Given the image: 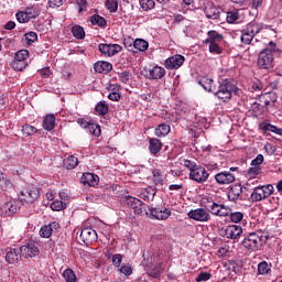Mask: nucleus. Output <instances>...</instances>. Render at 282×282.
<instances>
[{"label": "nucleus", "mask_w": 282, "mask_h": 282, "mask_svg": "<svg viewBox=\"0 0 282 282\" xmlns=\"http://www.w3.org/2000/svg\"><path fill=\"white\" fill-rule=\"evenodd\" d=\"M122 202L128 206V208H132L135 215H145L150 219L164 221L172 215L171 209L165 207H151L147 210V205L139 198L131 195L123 196Z\"/></svg>", "instance_id": "nucleus-1"}, {"label": "nucleus", "mask_w": 282, "mask_h": 282, "mask_svg": "<svg viewBox=\"0 0 282 282\" xmlns=\"http://www.w3.org/2000/svg\"><path fill=\"white\" fill-rule=\"evenodd\" d=\"M228 74V70L220 68L218 70V83H219V88L218 90L214 94V97L217 98L218 102H228L230 98H232V94L239 90L237 88V85L232 83V79L230 78H224Z\"/></svg>", "instance_id": "nucleus-2"}, {"label": "nucleus", "mask_w": 282, "mask_h": 282, "mask_svg": "<svg viewBox=\"0 0 282 282\" xmlns=\"http://www.w3.org/2000/svg\"><path fill=\"white\" fill-rule=\"evenodd\" d=\"M274 54H281V48L270 41L264 50H262L257 59V65L260 69H272L274 67Z\"/></svg>", "instance_id": "nucleus-3"}, {"label": "nucleus", "mask_w": 282, "mask_h": 282, "mask_svg": "<svg viewBox=\"0 0 282 282\" xmlns=\"http://www.w3.org/2000/svg\"><path fill=\"white\" fill-rule=\"evenodd\" d=\"M214 21H224L226 19L229 24L241 23V15H239V10L224 11V4H214L213 11Z\"/></svg>", "instance_id": "nucleus-4"}, {"label": "nucleus", "mask_w": 282, "mask_h": 282, "mask_svg": "<svg viewBox=\"0 0 282 282\" xmlns=\"http://www.w3.org/2000/svg\"><path fill=\"white\" fill-rule=\"evenodd\" d=\"M241 246L248 252H257L263 246V234L261 231L247 234L241 241Z\"/></svg>", "instance_id": "nucleus-5"}, {"label": "nucleus", "mask_w": 282, "mask_h": 282, "mask_svg": "<svg viewBox=\"0 0 282 282\" xmlns=\"http://www.w3.org/2000/svg\"><path fill=\"white\" fill-rule=\"evenodd\" d=\"M263 30V24L258 23V22H250L246 25L245 29L241 30V35H240V41L245 45H250L252 43V40L259 32Z\"/></svg>", "instance_id": "nucleus-6"}, {"label": "nucleus", "mask_w": 282, "mask_h": 282, "mask_svg": "<svg viewBox=\"0 0 282 282\" xmlns=\"http://www.w3.org/2000/svg\"><path fill=\"white\" fill-rule=\"evenodd\" d=\"M274 193V186L272 184L262 185L254 187L250 199L251 202H263V199H268Z\"/></svg>", "instance_id": "nucleus-7"}, {"label": "nucleus", "mask_w": 282, "mask_h": 282, "mask_svg": "<svg viewBox=\"0 0 282 282\" xmlns=\"http://www.w3.org/2000/svg\"><path fill=\"white\" fill-rule=\"evenodd\" d=\"M39 197H41L39 187L29 186L21 192L19 199L22 204H34Z\"/></svg>", "instance_id": "nucleus-8"}, {"label": "nucleus", "mask_w": 282, "mask_h": 282, "mask_svg": "<svg viewBox=\"0 0 282 282\" xmlns=\"http://www.w3.org/2000/svg\"><path fill=\"white\" fill-rule=\"evenodd\" d=\"M166 76V69L162 66H150L145 69L144 78L148 80H162Z\"/></svg>", "instance_id": "nucleus-9"}, {"label": "nucleus", "mask_w": 282, "mask_h": 282, "mask_svg": "<svg viewBox=\"0 0 282 282\" xmlns=\"http://www.w3.org/2000/svg\"><path fill=\"white\" fill-rule=\"evenodd\" d=\"M98 50L100 52V54H102V56H116V54H120V52H122V47L120 46V44H105L101 43L98 46Z\"/></svg>", "instance_id": "nucleus-10"}, {"label": "nucleus", "mask_w": 282, "mask_h": 282, "mask_svg": "<svg viewBox=\"0 0 282 282\" xmlns=\"http://www.w3.org/2000/svg\"><path fill=\"white\" fill-rule=\"evenodd\" d=\"M226 47V40H224V34L213 31V54H221Z\"/></svg>", "instance_id": "nucleus-11"}, {"label": "nucleus", "mask_w": 282, "mask_h": 282, "mask_svg": "<svg viewBox=\"0 0 282 282\" xmlns=\"http://www.w3.org/2000/svg\"><path fill=\"white\" fill-rule=\"evenodd\" d=\"M20 208L19 200H10L1 206L0 213L4 217H12V215L17 214Z\"/></svg>", "instance_id": "nucleus-12"}, {"label": "nucleus", "mask_w": 282, "mask_h": 282, "mask_svg": "<svg viewBox=\"0 0 282 282\" xmlns=\"http://www.w3.org/2000/svg\"><path fill=\"white\" fill-rule=\"evenodd\" d=\"M185 61L186 58L184 55L176 54L165 59L164 65L166 69H180V67L184 65Z\"/></svg>", "instance_id": "nucleus-13"}, {"label": "nucleus", "mask_w": 282, "mask_h": 282, "mask_svg": "<svg viewBox=\"0 0 282 282\" xmlns=\"http://www.w3.org/2000/svg\"><path fill=\"white\" fill-rule=\"evenodd\" d=\"M214 246L217 248L216 257H219V259L230 257V246H228L226 242H221V239L214 238Z\"/></svg>", "instance_id": "nucleus-14"}, {"label": "nucleus", "mask_w": 282, "mask_h": 282, "mask_svg": "<svg viewBox=\"0 0 282 282\" xmlns=\"http://www.w3.org/2000/svg\"><path fill=\"white\" fill-rule=\"evenodd\" d=\"M39 252H40L39 247H36V245H34L33 242L23 245L20 248V254L24 259H32L34 257H37Z\"/></svg>", "instance_id": "nucleus-15"}, {"label": "nucleus", "mask_w": 282, "mask_h": 282, "mask_svg": "<svg viewBox=\"0 0 282 282\" xmlns=\"http://www.w3.org/2000/svg\"><path fill=\"white\" fill-rule=\"evenodd\" d=\"M189 180H194V182L202 184V182H206V180H208V172H206V169L198 165L195 170L189 172Z\"/></svg>", "instance_id": "nucleus-16"}, {"label": "nucleus", "mask_w": 282, "mask_h": 282, "mask_svg": "<svg viewBox=\"0 0 282 282\" xmlns=\"http://www.w3.org/2000/svg\"><path fill=\"white\" fill-rule=\"evenodd\" d=\"M80 239L84 243H94V241H98V234L93 228H84L80 232Z\"/></svg>", "instance_id": "nucleus-17"}, {"label": "nucleus", "mask_w": 282, "mask_h": 282, "mask_svg": "<svg viewBox=\"0 0 282 282\" xmlns=\"http://www.w3.org/2000/svg\"><path fill=\"white\" fill-rule=\"evenodd\" d=\"M58 228H61V225L56 221L44 225L40 229V236L44 239H50L52 237V232H54V230H58Z\"/></svg>", "instance_id": "nucleus-18"}, {"label": "nucleus", "mask_w": 282, "mask_h": 282, "mask_svg": "<svg viewBox=\"0 0 282 282\" xmlns=\"http://www.w3.org/2000/svg\"><path fill=\"white\" fill-rule=\"evenodd\" d=\"M188 217L189 219H194L195 221H208V219H210V214H208V212H206V209H195V210H191L188 213Z\"/></svg>", "instance_id": "nucleus-19"}, {"label": "nucleus", "mask_w": 282, "mask_h": 282, "mask_svg": "<svg viewBox=\"0 0 282 282\" xmlns=\"http://www.w3.org/2000/svg\"><path fill=\"white\" fill-rule=\"evenodd\" d=\"M100 177L94 173H84L80 177V183L85 186H98Z\"/></svg>", "instance_id": "nucleus-20"}, {"label": "nucleus", "mask_w": 282, "mask_h": 282, "mask_svg": "<svg viewBox=\"0 0 282 282\" xmlns=\"http://www.w3.org/2000/svg\"><path fill=\"white\" fill-rule=\"evenodd\" d=\"M94 69L97 74H109L113 69V65L109 62L99 61L94 64Z\"/></svg>", "instance_id": "nucleus-21"}, {"label": "nucleus", "mask_w": 282, "mask_h": 282, "mask_svg": "<svg viewBox=\"0 0 282 282\" xmlns=\"http://www.w3.org/2000/svg\"><path fill=\"white\" fill-rule=\"evenodd\" d=\"M227 234V239L237 240L241 238V235H243V228L239 225H230L228 226Z\"/></svg>", "instance_id": "nucleus-22"}, {"label": "nucleus", "mask_w": 282, "mask_h": 282, "mask_svg": "<svg viewBox=\"0 0 282 282\" xmlns=\"http://www.w3.org/2000/svg\"><path fill=\"white\" fill-rule=\"evenodd\" d=\"M20 257H22L20 249L9 248L7 250L6 261L7 263H10V264L19 263Z\"/></svg>", "instance_id": "nucleus-23"}, {"label": "nucleus", "mask_w": 282, "mask_h": 282, "mask_svg": "<svg viewBox=\"0 0 282 282\" xmlns=\"http://www.w3.org/2000/svg\"><path fill=\"white\" fill-rule=\"evenodd\" d=\"M215 180L217 184H232L235 175L230 174V172H220L215 175Z\"/></svg>", "instance_id": "nucleus-24"}, {"label": "nucleus", "mask_w": 282, "mask_h": 282, "mask_svg": "<svg viewBox=\"0 0 282 282\" xmlns=\"http://www.w3.org/2000/svg\"><path fill=\"white\" fill-rule=\"evenodd\" d=\"M149 151L152 155H158V153L162 151V147H164L162 141H160L158 138H151L149 140Z\"/></svg>", "instance_id": "nucleus-25"}, {"label": "nucleus", "mask_w": 282, "mask_h": 282, "mask_svg": "<svg viewBox=\"0 0 282 282\" xmlns=\"http://www.w3.org/2000/svg\"><path fill=\"white\" fill-rule=\"evenodd\" d=\"M242 193L243 188L241 187V184H236L231 186V188L228 192L229 202H237V199H239Z\"/></svg>", "instance_id": "nucleus-26"}, {"label": "nucleus", "mask_w": 282, "mask_h": 282, "mask_svg": "<svg viewBox=\"0 0 282 282\" xmlns=\"http://www.w3.org/2000/svg\"><path fill=\"white\" fill-rule=\"evenodd\" d=\"M213 215L216 217H228V215H230V209L224 205L213 203Z\"/></svg>", "instance_id": "nucleus-27"}, {"label": "nucleus", "mask_w": 282, "mask_h": 282, "mask_svg": "<svg viewBox=\"0 0 282 282\" xmlns=\"http://www.w3.org/2000/svg\"><path fill=\"white\" fill-rule=\"evenodd\" d=\"M54 127H56V117L54 115H46L43 119V130L54 131Z\"/></svg>", "instance_id": "nucleus-28"}, {"label": "nucleus", "mask_w": 282, "mask_h": 282, "mask_svg": "<svg viewBox=\"0 0 282 282\" xmlns=\"http://www.w3.org/2000/svg\"><path fill=\"white\" fill-rule=\"evenodd\" d=\"M261 131H271V133H276V135H282V129L274 124L262 122L259 124Z\"/></svg>", "instance_id": "nucleus-29"}, {"label": "nucleus", "mask_w": 282, "mask_h": 282, "mask_svg": "<svg viewBox=\"0 0 282 282\" xmlns=\"http://www.w3.org/2000/svg\"><path fill=\"white\" fill-rule=\"evenodd\" d=\"M77 166L78 158L69 155L68 158L64 159V169H67V171H74V169Z\"/></svg>", "instance_id": "nucleus-30"}, {"label": "nucleus", "mask_w": 282, "mask_h": 282, "mask_svg": "<svg viewBox=\"0 0 282 282\" xmlns=\"http://www.w3.org/2000/svg\"><path fill=\"white\" fill-rule=\"evenodd\" d=\"M169 133H171V126L167 123H161L155 129V135L158 138H165V135H169Z\"/></svg>", "instance_id": "nucleus-31"}, {"label": "nucleus", "mask_w": 282, "mask_h": 282, "mask_svg": "<svg viewBox=\"0 0 282 282\" xmlns=\"http://www.w3.org/2000/svg\"><path fill=\"white\" fill-rule=\"evenodd\" d=\"M17 21H19V23H28L30 21V19H35L36 15H30V11H19L15 14Z\"/></svg>", "instance_id": "nucleus-32"}, {"label": "nucleus", "mask_w": 282, "mask_h": 282, "mask_svg": "<svg viewBox=\"0 0 282 282\" xmlns=\"http://www.w3.org/2000/svg\"><path fill=\"white\" fill-rule=\"evenodd\" d=\"M90 23L91 25H98V28H107V19L99 14L91 15Z\"/></svg>", "instance_id": "nucleus-33"}, {"label": "nucleus", "mask_w": 282, "mask_h": 282, "mask_svg": "<svg viewBox=\"0 0 282 282\" xmlns=\"http://www.w3.org/2000/svg\"><path fill=\"white\" fill-rule=\"evenodd\" d=\"M198 85H202L205 91H213V78L203 76L198 79Z\"/></svg>", "instance_id": "nucleus-34"}, {"label": "nucleus", "mask_w": 282, "mask_h": 282, "mask_svg": "<svg viewBox=\"0 0 282 282\" xmlns=\"http://www.w3.org/2000/svg\"><path fill=\"white\" fill-rule=\"evenodd\" d=\"M272 272V264H268L267 261H262L258 264V275H265Z\"/></svg>", "instance_id": "nucleus-35"}, {"label": "nucleus", "mask_w": 282, "mask_h": 282, "mask_svg": "<svg viewBox=\"0 0 282 282\" xmlns=\"http://www.w3.org/2000/svg\"><path fill=\"white\" fill-rule=\"evenodd\" d=\"M70 32L78 41H83V39H85V29L78 24L74 25Z\"/></svg>", "instance_id": "nucleus-36"}, {"label": "nucleus", "mask_w": 282, "mask_h": 282, "mask_svg": "<svg viewBox=\"0 0 282 282\" xmlns=\"http://www.w3.org/2000/svg\"><path fill=\"white\" fill-rule=\"evenodd\" d=\"M95 111L98 116H107L109 113V105H107V101H99L95 107Z\"/></svg>", "instance_id": "nucleus-37"}, {"label": "nucleus", "mask_w": 282, "mask_h": 282, "mask_svg": "<svg viewBox=\"0 0 282 282\" xmlns=\"http://www.w3.org/2000/svg\"><path fill=\"white\" fill-rule=\"evenodd\" d=\"M158 193V191H155V188L153 187H148L145 188L142 194L141 197L145 200V202H153V199L155 198V194Z\"/></svg>", "instance_id": "nucleus-38"}, {"label": "nucleus", "mask_w": 282, "mask_h": 282, "mask_svg": "<svg viewBox=\"0 0 282 282\" xmlns=\"http://www.w3.org/2000/svg\"><path fill=\"white\" fill-rule=\"evenodd\" d=\"M134 50H138V52H147L149 50V42L143 39L134 40Z\"/></svg>", "instance_id": "nucleus-39"}, {"label": "nucleus", "mask_w": 282, "mask_h": 282, "mask_svg": "<svg viewBox=\"0 0 282 282\" xmlns=\"http://www.w3.org/2000/svg\"><path fill=\"white\" fill-rule=\"evenodd\" d=\"M152 175L153 184H155V186H164V177L162 176V172L160 170H153Z\"/></svg>", "instance_id": "nucleus-40"}, {"label": "nucleus", "mask_w": 282, "mask_h": 282, "mask_svg": "<svg viewBox=\"0 0 282 282\" xmlns=\"http://www.w3.org/2000/svg\"><path fill=\"white\" fill-rule=\"evenodd\" d=\"M86 131H88L90 135H95V138H100L101 130H100V124L98 123L90 122Z\"/></svg>", "instance_id": "nucleus-41"}, {"label": "nucleus", "mask_w": 282, "mask_h": 282, "mask_svg": "<svg viewBox=\"0 0 282 282\" xmlns=\"http://www.w3.org/2000/svg\"><path fill=\"white\" fill-rule=\"evenodd\" d=\"M30 57V52L28 50H21L15 53L13 61H18L20 63H25Z\"/></svg>", "instance_id": "nucleus-42"}, {"label": "nucleus", "mask_w": 282, "mask_h": 282, "mask_svg": "<svg viewBox=\"0 0 282 282\" xmlns=\"http://www.w3.org/2000/svg\"><path fill=\"white\" fill-rule=\"evenodd\" d=\"M22 133L24 135H35V133H39V129L30 123H25L22 126Z\"/></svg>", "instance_id": "nucleus-43"}, {"label": "nucleus", "mask_w": 282, "mask_h": 282, "mask_svg": "<svg viewBox=\"0 0 282 282\" xmlns=\"http://www.w3.org/2000/svg\"><path fill=\"white\" fill-rule=\"evenodd\" d=\"M139 3L144 12H149V10L155 8V0H140Z\"/></svg>", "instance_id": "nucleus-44"}, {"label": "nucleus", "mask_w": 282, "mask_h": 282, "mask_svg": "<svg viewBox=\"0 0 282 282\" xmlns=\"http://www.w3.org/2000/svg\"><path fill=\"white\" fill-rule=\"evenodd\" d=\"M24 39L26 41V45H32L39 41V35L36 34V32L31 31L24 34Z\"/></svg>", "instance_id": "nucleus-45"}, {"label": "nucleus", "mask_w": 282, "mask_h": 282, "mask_svg": "<svg viewBox=\"0 0 282 282\" xmlns=\"http://www.w3.org/2000/svg\"><path fill=\"white\" fill-rule=\"evenodd\" d=\"M162 272H164V268L162 267V264H158L149 271V276H152V279H160Z\"/></svg>", "instance_id": "nucleus-46"}, {"label": "nucleus", "mask_w": 282, "mask_h": 282, "mask_svg": "<svg viewBox=\"0 0 282 282\" xmlns=\"http://www.w3.org/2000/svg\"><path fill=\"white\" fill-rule=\"evenodd\" d=\"M123 45L128 52H133L135 47V40L131 36H127L123 39Z\"/></svg>", "instance_id": "nucleus-47"}, {"label": "nucleus", "mask_w": 282, "mask_h": 282, "mask_svg": "<svg viewBox=\"0 0 282 282\" xmlns=\"http://www.w3.org/2000/svg\"><path fill=\"white\" fill-rule=\"evenodd\" d=\"M243 213L241 212H231L229 215L230 221L232 224H239L240 221H243Z\"/></svg>", "instance_id": "nucleus-48"}, {"label": "nucleus", "mask_w": 282, "mask_h": 282, "mask_svg": "<svg viewBox=\"0 0 282 282\" xmlns=\"http://www.w3.org/2000/svg\"><path fill=\"white\" fill-rule=\"evenodd\" d=\"M11 67H12V69H14V72H23V69H25V67H28V63L13 59L11 62Z\"/></svg>", "instance_id": "nucleus-49"}, {"label": "nucleus", "mask_w": 282, "mask_h": 282, "mask_svg": "<svg viewBox=\"0 0 282 282\" xmlns=\"http://www.w3.org/2000/svg\"><path fill=\"white\" fill-rule=\"evenodd\" d=\"M65 208H67V204H65L63 200H54L51 204V209L55 212L65 210Z\"/></svg>", "instance_id": "nucleus-50"}, {"label": "nucleus", "mask_w": 282, "mask_h": 282, "mask_svg": "<svg viewBox=\"0 0 282 282\" xmlns=\"http://www.w3.org/2000/svg\"><path fill=\"white\" fill-rule=\"evenodd\" d=\"M63 276L66 282H76V273H74V270L72 269H66L63 272Z\"/></svg>", "instance_id": "nucleus-51"}, {"label": "nucleus", "mask_w": 282, "mask_h": 282, "mask_svg": "<svg viewBox=\"0 0 282 282\" xmlns=\"http://www.w3.org/2000/svg\"><path fill=\"white\" fill-rule=\"evenodd\" d=\"M106 8L110 12H118V0H107Z\"/></svg>", "instance_id": "nucleus-52"}, {"label": "nucleus", "mask_w": 282, "mask_h": 282, "mask_svg": "<svg viewBox=\"0 0 282 282\" xmlns=\"http://www.w3.org/2000/svg\"><path fill=\"white\" fill-rule=\"evenodd\" d=\"M251 111L254 113V116H261V113H263L265 110L263 107H261L259 101H256L251 105Z\"/></svg>", "instance_id": "nucleus-53"}, {"label": "nucleus", "mask_w": 282, "mask_h": 282, "mask_svg": "<svg viewBox=\"0 0 282 282\" xmlns=\"http://www.w3.org/2000/svg\"><path fill=\"white\" fill-rule=\"evenodd\" d=\"M119 80L120 83H123V85H127V83L131 80V73H129V70H123L119 73Z\"/></svg>", "instance_id": "nucleus-54"}, {"label": "nucleus", "mask_w": 282, "mask_h": 282, "mask_svg": "<svg viewBox=\"0 0 282 282\" xmlns=\"http://www.w3.org/2000/svg\"><path fill=\"white\" fill-rule=\"evenodd\" d=\"M119 272L121 274H124V276H131L133 274V268H131L130 264H123L120 269Z\"/></svg>", "instance_id": "nucleus-55"}, {"label": "nucleus", "mask_w": 282, "mask_h": 282, "mask_svg": "<svg viewBox=\"0 0 282 282\" xmlns=\"http://www.w3.org/2000/svg\"><path fill=\"white\" fill-rule=\"evenodd\" d=\"M265 158L263 154H258L252 161L251 166H258L261 167L262 163L264 162Z\"/></svg>", "instance_id": "nucleus-56"}, {"label": "nucleus", "mask_w": 282, "mask_h": 282, "mask_svg": "<svg viewBox=\"0 0 282 282\" xmlns=\"http://www.w3.org/2000/svg\"><path fill=\"white\" fill-rule=\"evenodd\" d=\"M183 166L188 169L189 173H193V171H195L198 165L195 162L191 161V160H184L183 161Z\"/></svg>", "instance_id": "nucleus-57"}, {"label": "nucleus", "mask_w": 282, "mask_h": 282, "mask_svg": "<svg viewBox=\"0 0 282 282\" xmlns=\"http://www.w3.org/2000/svg\"><path fill=\"white\" fill-rule=\"evenodd\" d=\"M260 173H261V167L257 165H252V167L248 170L249 177H257V175H259Z\"/></svg>", "instance_id": "nucleus-58"}, {"label": "nucleus", "mask_w": 282, "mask_h": 282, "mask_svg": "<svg viewBox=\"0 0 282 282\" xmlns=\"http://www.w3.org/2000/svg\"><path fill=\"white\" fill-rule=\"evenodd\" d=\"M112 264L115 268H120L122 265V254L116 253L112 256Z\"/></svg>", "instance_id": "nucleus-59"}, {"label": "nucleus", "mask_w": 282, "mask_h": 282, "mask_svg": "<svg viewBox=\"0 0 282 282\" xmlns=\"http://www.w3.org/2000/svg\"><path fill=\"white\" fill-rule=\"evenodd\" d=\"M76 3L78 6V12L79 14L87 11V0H76Z\"/></svg>", "instance_id": "nucleus-60"}, {"label": "nucleus", "mask_w": 282, "mask_h": 282, "mask_svg": "<svg viewBox=\"0 0 282 282\" xmlns=\"http://www.w3.org/2000/svg\"><path fill=\"white\" fill-rule=\"evenodd\" d=\"M213 275L208 272H200L198 276L196 278V282H202V281H210V278Z\"/></svg>", "instance_id": "nucleus-61"}, {"label": "nucleus", "mask_w": 282, "mask_h": 282, "mask_svg": "<svg viewBox=\"0 0 282 282\" xmlns=\"http://www.w3.org/2000/svg\"><path fill=\"white\" fill-rule=\"evenodd\" d=\"M264 150L267 151V153L269 155H274V153H276V145H274L272 143H267L264 145Z\"/></svg>", "instance_id": "nucleus-62"}, {"label": "nucleus", "mask_w": 282, "mask_h": 282, "mask_svg": "<svg viewBox=\"0 0 282 282\" xmlns=\"http://www.w3.org/2000/svg\"><path fill=\"white\" fill-rule=\"evenodd\" d=\"M120 98H122V95H120L119 93H110L108 95V99L111 100L112 102L120 101Z\"/></svg>", "instance_id": "nucleus-63"}, {"label": "nucleus", "mask_w": 282, "mask_h": 282, "mask_svg": "<svg viewBox=\"0 0 282 282\" xmlns=\"http://www.w3.org/2000/svg\"><path fill=\"white\" fill-rule=\"evenodd\" d=\"M63 6V0H48V8H61Z\"/></svg>", "instance_id": "nucleus-64"}]
</instances>
